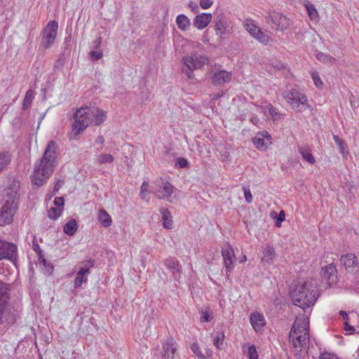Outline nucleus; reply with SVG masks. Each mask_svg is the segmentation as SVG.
Listing matches in <instances>:
<instances>
[{"label":"nucleus","mask_w":359,"mask_h":359,"mask_svg":"<svg viewBox=\"0 0 359 359\" xmlns=\"http://www.w3.org/2000/svg\"><path fill=\"white\" fill-rule=\"evenodd\" d=\"M57 146L55 142L51 140L48 142L40 162L36 163L34 173L31 176L32 182L37 186H41L46 179L53 173L57 162Z\"/></svg>","instance_id":"f257e3e1"},{"label":"nucleus","mask_w":359,"mask_h":359,"mask_svg":"<svg viewBox=\"0 0 359 359\" xmlns=\"http://www.w3.org/2000/svg\"><path fill=\"white\" fill-rule=\"evenodd\" d=\"M290 294L293 304L304 310L313 306L318 297L316 287L303 278L291 287Z\"/></svg>","instance_id":"f03ea898"},{"label":"nucleus","mask_w":359,"mask_h":359,"mask_svg":"<svg viewBox=\"0 0 359 359\" xmlns=\"http://www.w3.org/2000/svg\"><path fill=\"white\" fill-rule=\"evenodd\" d=\"M0 283V325L4 322L12 325L16 323L19 316L15 308L9 304L10 285L2 281Z\"/></svg>","instance_id":"7ed1b4c3"},{"label":"nucleus","mask_w":359,"mask_h":359,"mask_svg":"<svg viewBox=\"0 0 359 359\" xmlns=\"http://www.w3.org/2000/svg\"><path fill=\"white\" fill-rule=\"evenodd\" d=\"M289 338L294 351H302L309 341V322L303 320L300 325L295 322L290 330Z\"/></svg>","instance_id":"20e7f679"},{"label":"nucleus","mask_w":359,"mask_h":359,"mask_svg":"<svg viewBox=\"0 0 359 359\" xmlns=\"http://www.w3.org/2000/svg\"><path fill=\"white\" fill-rule=\"evenodd\" d=\"M91 109L86 107H81L74 114V122L72 123V136L70 139H76L81 132H83L88 126V123L86 119L90 117Z\"/></svg>","instance_id":"39448f33"},{"label":"nucleus","mask_w":359,"mask_h":359,"mask_svg":"<svg viewBox=\"0 0 359 359\" xmlns=\"http://www.w3.org/2000/svg\"><path fill=\"white\" fill-rule=\"evenodd\" d=\"M207 60L208 59L205 57H201L199 60L196 56L194 57L192 56H184L182 60L184 65L182 72L189 79H192L194 77V69L201 68Z\"/></svg>","instance_id":"423d86ee"},{"label":"nucleus","mask_w":359,"mask_h":359,"mask_svg":"<svg viewBox=\"0 0 359 359\" xmlns=\"http://www.w3.org/2000/svg\"><path fill=\"white\" fill-rule=\"evenodd\" d=\"M58 28L57 22L55 20H50L43 29L41 46L45 48H48L52 46L55 41L57 30Z\"/></svg>","instance_id":"0eeeda50"},{"label":"nucleus","mask_w":359,"mask_h":359,"mask_svg":"<svg viewBox=\"0 0 359 359\" xmlns=\"http://www.w3.org/2000/svg\"><path fill=\"white\" fill-rule=\"evenodd\" d=\"M19 182H13L7 189L4 190V198L1 203L9 205L15 208H18L19 194Z\"/></svg>","instance_id":"6e6552de"},{"label":"nucleus","mask_w":359,"mask_h":359,"mask_svg":"<svg viewBox=\"0 0 359 359\" xmlns=\"http://www.w3.org/2000/svg\"><path fill=\"white\" fill-rule=\"evenodd\" d=\"M17 250L15 244L0 239V261L8 259L15 263L17 260Z\"/></svg>","instance_id":"1a4fd4ad"},{"label":"nucleus","mask_w":359,"mask_h":359,"mask_svg":"<svg viewBox=\"0 0 359 359\" xmlns=\"http://www.w3.org/2000/svg\"><path fill=\"white\" fill-rule=\"evenodd\" d=\"M18 208L11 206L8 203H0V226L11 224L13 220V216Z\"/></svg>","instance_id":"9d476101"},{"label":"nucleus","mask_w":359,"mask_h":359,"mask_svg":"<svg viewBox=\"0 0 359 359\" xmlns=\"http://www.w3.org/2000/svg\"><path fill=\"white\" fill-rule=\"evenodd\" d=\"M340 262L344 266L346 270L351 273L357 272L359 270L357 257L354 254L349 253L342 255Z\"/></svg>","instance_id":"9b49d317"},{"label":"nucleus","mask_w":359,"mask_h":359,"mask_svg":"<svg viewBox=\"0 0 359 359\" xmlns=\"http://www.w3.org/2000/svg\"><path fill=\"white\" fill-rule=\"evenodd\" d=\"M162 359H175L177 344L174 339L168 338L162 344Z\"/></svg>","instance_id":"f8f14e48"},{"label":"nucleus","mask_w":359,"mask_h":359,"mask_svg":"<svg viewBox=\"0 0 359 359\" xmlns=\"http://www.w3.org/2000/svg\"><path fill=\"white\" fill-rule=\"evenodd\" d=\"M156 193L161 199L168 198L172 194V186L167 181L161 179L156 182Z\"/></svg>","instance_id":"ddd939ff"},{"label":"nucleus","mask_w":359,"mask_h":359,"mask_svg":"<svg viewBox=\"0 0 359 359\" xmlns=\"http://www.w3.org/2000/svg\"><path fill=\"white\" fill-rule=\"evenodd\" d=\"M222 255L227 271H231L233 268V259H235L234 251L232 247L227 245L222 248Z\"/></svg>","instance_id":"4468645a"},{"label":"nucleus","mask_w":359,"mask_h":359,"mask_svg":"<svg viewBox=\"0 0 359 359\" xmlns=\"http://www.w3.org/2000/svg\"><path fill=\"white\" fill-rule=\"evenodd\" d=\"M245 27L248 32L260 43L263 44L268 43L269 36L254 24H246Z\"/></svg>","instance_id":"2eb2a0df"},{"label":"nucleus","mask_w":359,"mask_h":359,"mask_svg":"<svg viewBox=\"0 0 359 359\" xmlns=\"http://www.w3.org/2000/svg\"><path fill=\"white\" fill-rule=\"evenodd\" d=\"M271 135L267 131L259 133L253 138V144L257 149L265 150L268 144H271Z\"/></svg>","instance_id":"dca6fc26"},{"label":"nucleus","mask_w":359,"mask_h":359,"mask_svg":"<svg viewBox=\"0 0 359 359\" xmlns=\"http://www.w3.org/2000/svg\"><path fill=\"white\" fill-rule=\"evenodd\" d=\"M232 74L226 70H219L213 74L211 77L212 83L215 86L228 83L231 80Z\"/></svg>","instance_id":"f3484780"},{"label":"nucleus","mask_w":359,"mask_h":359,"mask_svg":"<svg viewBox=\"0 0 359 359\" xmlns=\"http://www.w3.org/2000/svg\"><path fill=\"white\" fill-rule=\"evenodd\" d=\"M212 20V14L203 13L197 15L193 21L194 26L198 29L206 27Z\"/></svg>","instance_id":"a211bd4d"},{"label":"nucleus","mask_w":359,"mask_h":359,"mask_svg":"<svg viewBox=\"0 0 359 359\" xmlns=\"http://www.w3.org/2000/svg\"><path fill=\"white\" fill-rule=\"evenodd\" d=\"M321 276L323 278L327 280L329 284L334 283L337 278V269L332 264L325 266L321 270Z\"/></svg>","instance_id":"6ab92c4d"},{"label":"nucleus","mask_w":359,"mask_h":359,"mask_svg":"<svg viewBox=\"0 0 359 359\" xmlns=\"http://www.w3.org/2000/svg\"><path fill=\"white\" fill-rule=\"evenodd\" d=\"M250 321L252 326L257 332L260 330L266 325L264 316L259 313H252L250 316Z\"/></svg>","instance_id":"aec40b11"},{"label":"nucleus","mask_w":359,"mask_h":359,"mask_svg":"<svg viewBox=\"0 0 359 359\" xmlns=\"http://www.w3.org/2000/svg\"><path fill=\"white\" fill-rule=\"evenodd\" d=\"M301 95L299 91L292 89L285 95V98L293 108L298 107L302 102Z\"/></svg>","instance_id":"412c9836"},{"label":"nucleus","mask_w":359,"mask_h":359,"mask_svg":"<svg viewBox=\"0 0 359 359\" xmlns=\"http://www.w3.org/2000/svg\"><path fill=\"white\" fill-rule=\"evenodd\" d=\"M215 30L217 35L222 36L226 33V21L222 15H219L215 18Z\"/></svg>","instance_id":"4be33fe9"},{"label":"nucleus","mask_w":359,"mask_h":359,"mask_svg":"<svg viewBox=\"0 0 359 359\" xmlns=\"http://www.w3.org/2000/svg\"><path fill=\"white\" fill-rule=\"evenodd\" d=\"M160 212L162 217V225L166 229H171L172 228V219L170 212L167 208L160 209Z\"/></svg>","instance_id":"5701e85b"},{"label":"nucleus","mask_w":359,"mask_h":359,"mask_svg":"<svg viewBox=\"0 0 359 359\" xmlns=\"http://www.w3.org/2000/svg\"><path fill=\"white\" fill-rule=\"evenodd\" d=\"M12 154L10 151H4L0 152V172H3L11 164Z\"/></svg>","instance_id":"b1692460"},{"label":"nucleus","mask_w":359,"mask_h":359,"mask_svg":"<svg viewBox=\"0 0 359 359\" xmlns=\"http://www.w3.org/2000/svg\"><path fill=\"white\" fill-rule=\"evenodd\" d=\"M90 116H93L95 118V123L96 126H99L107 118L106 112L98 108L91 109Z\"/></svg>","instance_id":"393cba45"},{"label":"nucleus","mask_w":359,"mask_h":359,"mask_svg":"<svg viewBox=\"0 0 359 359\" xmlns=\"http://www.w3.org/2000/svg\"><path fill=\"white\" fill-rule=\"evenodd\" d=\"M78 229V224L74 219L69 220L63 226V231L65 234L72 236Z\"/></svg>","instance_id":"a878e982"},{"label":"nucleus","mask_w":359,"mask_h":359,"mask_svg":"<svg viewBox=\"0 0 359 359\" xmlns=\"http://www.w3.org/2000/svg\"><path fill=\"white\" fill-rule=\"evenodd\" d=\"M97 219L105 228L109 227L111 225L112 220L111 216L104 209H101L100 210Z\"/></svg>","instance_id":"bb28decb"},{"label":"nucleus","mask_w":359,"mask_h":359,"mask_svg":"<svg viewBox=\"0 0 359 359\" xmlns=\"http://www.w3.org/2000/svg\"><path fill=\"white\" fill-rule=\"evenodd\" d=\"M165 266L172 273H180V267L178 261L175 257L166 259L164 262Z\"/></svg>","instance_id":"cd10ccee"},{"label":"nucleus","mask_w":359,"mask_h":359,"mask_svg":"<svg viewBox=\"0 0 359 359\" xmlns=\"http://www.w3.org/2000/svg\"><path fill=\"white\" fill-rule=\"evenodd\" d=\"M176 23L180 29L187 30L190 27L189 19L184 14L179 15L176 19Z\"/></svg>","instance_id":"c85d7f7f"},{"label":"nucleus","mask_w":359,"mask_h":359,"mask_svg":"<svg viewBox=\"0 0 359 359\" xmlns=\"http://www.w3.org/2000/svg\"><path fill=\"white\" fill-rule=\"evenodd\" d=\"M263 259L267 263H271L276 257V252L273 246L267 245L263 251Z\"/></svg>","instance_id":"c756f323"},{"label":"nucleus","mask_w":359,"mask_h":359,"mask_svg":"<svg viewBox=\"0 0 359 359\" xmlns=\"http://www.w3.org/2000/svg\"><path fill=\"white\" fill-rule=\"evenodd\" d=\"M272 25L275 26L276 29L284 30L288 27L289 23L285 16L278 13L276 22H273Z\"/></svg>","instance_id":"7c9ffc66"},{"label":"nucleus","mask_w":359,"mask_h":359,"mask_svg":"<svg viewBox=\"0 0 359 359\" xmlns=\"http://www.w3.org/2000/svg\"><path fill=\"white\" fill-rule=\"evenodd\" d=\"M304 6L306 8L307 13L310 18L311 20H316L318 15V11L315 7V6L310 2H309L307 0H305Z\"/></svg>","instance_id":"2f4dec72"},{"label":"nucleus","mask_w":359,"mask_h":359,"mask_svg":"<svg viewBox=\"0 0 359 359\" xmlns=\"http://www.w3.org/2000/svg\"><path fill=\"white\" fill-rule=\"evenodd\" d=\"M299 153L302 155V157L309 162L311 164H314L316 162L314 156L311 154L310 150L306 149V148L300 147Z\"/></svg>","instance_id":"473e14b6"},{"label":"nucleus","mask_w":359,"mask_h":359,"mask_svg":"<svg viewBox=\"0 0 359 359\" xmlns=\"http://www.w3.org/2000/svg\"><path fill=\"white\" fill-rule=\"evenodd\" d=\"M34 99V92L32 90H28L24 97L22 102V109L27 110L31 105Z\"/></svg>","instance_id":"72a5a7b5"},{"label":"nucleus","mask_w":359,"mask_h":359,"mask_svg":"<svg viewBox=\"0 0 359 359\" xmlns=\"http://www.w3.org/2000/svg\"><path fill=\"white\" fill-rule=\"evenodd\" d=\"M94 262L95 261L92 259L86 261L84 266L81 268L80 270L77 272V275L86 276L87 274L90 273V269L93 266Z\"/></svg>","instance_id":"f704fd0d"},{"label":"nucleus","mask_w":359,"mask_h":359,"mask_svg":"<svg viewBox=\"0 0 359 359\" xmlns=\"http://www.w3.org/2000/svg\"><path fill=\"white\" fill-rule=\"evenodd\" d=\"M224 339V334L223 332H217L213 339V344L218 349H223V340Z\"/></svg>","instance_id":"c9c22d12"},{"label":"nucleus","mask_w":359,"mask_h":359,"mask_svg":"<svg viewBox=\"0 0 359 359\" xmlns=\"http://www.w3.org/2000/svg\"><path fill=\"white\" fill-rule=\"evenodd\" d=\"M39 263L42 264L43 265V266L45 267V269H46L45 273L48 276L52 275V273L53 272V269H54L52 263L48 262L45 259L44 256H43L41 258H39Z\"/></svg>","instance_id":"e433bc0d"},{"label":"nucleus","mask_w":359,"mask_h":359,"mask_svg":"<svg viewBox=\"0 0 359 359\" xmlns=\"http://www.w3.org/2000/svg\"><path fill=\"white\" fill-rule=\"evenodd\" d=\"M62 210L56 207H51L48 210V217L53 220L57 219L61 215Z\"/></svg>","instance_id":"4c0bfd02"},{"label":"nucleus","mask_w":359,"mask_h":359,"mask_svg":"<svg viewBox=\"0 0 359 359\" xmlns=\"http://www.w3.org/2000/svg\"><path fill=\"white\" fill-rule=\"evenodd\" d=\"M114 158L113 157L112 155H111L109 154H104L99 156V157H98V162L100 164L107 163H112L114 161Z\"/></svg>","instance_id":"58836bf2"},{"label":"nucleus","mask_w":359,"mask_h":359,"mask_svg":"<svg viewBox=\"0 0 359 359\" xmlns=\"http://www.w3.org/2000/svg\"><path fill=\"white\" fill-rule=\"evenodd\" d=\"M191 349L193 353L198 357V359H205V355L202 353L200 347L197 343H194L191 346Z\"/></svg>","instance_id":"ea45409f"},{"label":"nucleus","mask_w":359,"mask_h":359,"mask_svg":"<svg viewBox=\"0 0 359 359\" xmlns=\"http://www.w3.org/2000/svg\"><path fill=\"white\" fill-rule=\"evenodd\" d=\"M189 163L187 159L184 157H180L176 160L175 166L179 168H184L189 166Z\"/></svg>","instance_id":"a19ab883"},{"label":"nucleus","mask_w":359,"mask_h":359,"mask_svg":"<svg viewBox=\"0 0 359 359\" xmlns=\"http://www.w3.org/2000/svg\"><path fill=\"white\" fill-rule=\"evenodd\" d=\"M88 278L84 276H79L76 274V276L74 279V287L79 288L81 286L83 283L87 281Z\"/></svg>","instance_id":"79ce46f5"},{"label":"nucleus","mask_w":359,"mask_h":359,"mask_svg":"<svg viewBox=\"0 0 359 359\" xmlns=\"http://www.w3.org/2000/svg\"><path fill=\"white\" fill-rule=\"evenodd\" d=\"M333 139H334L336 144L337 145L338 148L341 151V153L344 154V149H345L344 141L342 139H341L338 135H334Z\"/></svg>","instance_id":"37998d69"},{"label":"nucleus","mask_w":359,"mask_h":359,"mask_svg":"<svg viewBox=\"0 0 359 359\" xmlns=\"http://www.w3.org/2000/svg\"><path fill=\"white\" fill-rule=\"evenodd\" d=\"M316 58L320 61V62H329V61H331L332 60H334L333 57H332L331 56H330L329 55H327L323 52H318L317 54H316Z\"/></svg>","instance_id":"c03bdc74"},{"label":"nucleus","mask_w":359,"mask_h":359,"mask_svg":"<svg viewBox=\"0 0 359 359\" xmlns=\"http://www.w3.org/2000/svg\"><path fill=\"white\" fill-rule=\"evenodd\" d=\"M243 190L244 191V197H245V201L248 203H252V195L251 194L249 187H243Z\"/></svg>","instance_id":"a18cd8bd"},{"label":"nucleus","mask_w":359,"mask_h":359,"mask_svg":"<svg viewBox=\"0 0 359 359\" xmlns=\"http://www.w3.org/2000/svg\"><path fill=\"white\" fill-rule=\"evenodd\" d=\"M311 77H312L313 83L316 87L320 88V86H323V82H322L318 72H312Z\"/></svg>","instance_id":"49530a36"},{"label":"nucleus","mask_w":359,"mask_h":359,"mask_svg":"<svg viewBox=\"0 0 359 359\" xmlns=\"http://www.w3.org/2000/svg\"><path fill=\"white\" fill-rule=\"evenodd\" d=\"M148 187H149V183L145 181L143 182V183L142 184V186H141L140 193V195L142 199H143V200L147 198L146 192L148 191Z\"/></svg>","instance_id":"de8ad7c7"},{"label":"nucleus","mask_w":359,"mask_h":359,"mask_svg":"<svg viewBox=\"0 0 359 359\" xmlns=\"http://www.w3.org/2000/svg\"><path fill=\"white\" fill-rule=\"evenodd\" d=\"M32 243H33V250L37 254L38 259L41 258L43 256V255L42 253V250H41L39 245L38 244L35 237L34 238Z\"/></svg>","instance_id":"09e8293b"},{"label":"nucleus","mask_w":359,"mask_h":359,"mask_svg":"<svg viewBox=\"0 0 359 359\" xmlns=\"http://www.w3.org/2000/svg\"><path fill=\"white\" fill-rule=\"evenodd\" d=\"M278 18V13H273L264 17L266 22L269 25H272L273 22H276Z\"/></svg>","instance_id":"8fccbe9b"},{"label":"nucleus","mask_w":359,"mask_h":359,"mask_svg":"<svg viewBox=\"0 0 359 359\" xmlns=\"http://www.w3.org/2000/svg\"><path fill=\"white\" fill-rule=\"evenodd\" d=\"M248 357L250 359L258 358V354L254 346H251L248 348Z\"/></svg>","instance_id":"3c124183"},{"label":"nucleus","mask_w":359,"mask_h":359,"mask_svg":"<svg viewBox=\"0 0 359 359\" xmlns=\"http://www.w3.org/2000/svg\"><path fill=\"white\" fill-rule=\"evenodd\" d=\"M319 359H339L338 356L334 353L325 352L320 355Z\"/></svg>","instance_id":"603ef678"},{"label":"nucleus","mask_w":359,"mask_h":359,"mask_svg":"<svg viewBox=\"0 0 359 359\" xmlns=\"http://www.w3.org/2000/svg\"><path fill=\"white\" fill-rule=\"evenodd\" d=\"M90 55L92 60H97L102 57L103 54L101 51L93 50L90 51Z\"/></svg>","instance_id":"864d4df0"},{"label":"nucleus","mask_w":359,"mask_h":359,"mask_svg":"<svg viewBox=\"0 0 359 359\" xmlns=\"http://www.w3.org/2000/svg\"><path fill=\"white\" fill-rule=\"evenodd\" d=\"M212 5L211 0H200V6L203 9H207Z\"/></svg>","instance_id":"5fc2aeb1"},{"label":"nucleus","mask_w":359,"mask_h":359,"mask_svg":"<svg viewBox=\"0 0 359 359\" xmlns=\"http://www.w3.org/2000/svg\"><path fill=\"white\" fill-rule=\"evenodd\" d=\"M285 220V213L283 210H281L280 213L278 214L276 220L275 222L276 225L277 226H279L280 223L283 222Z\"/></svg>","instance_id":"6e6d98bb"},{"label":"nucleus","mask_w":359,"mask_h":359,"mask_svg":"<svg viewBox=\"0 0 359 359\" xmlns=\"http://www.w3.org/2000/svg\"><path fill=\"white\" fill-rule=\"evenodd\" d=\"M53 203H54V205L56 206V208H58L61 206H63L65 200H64L63 197H56L54 199Z\"/></svg>","instance_id":"4d7b16f0"},{"label":"nucleus","mask_w":359,"mask_h":359,"mask_svg":"<svg viewBox=\"0 0 359 359\" xmlns=\"http://www.w3.org/2000/svg\"><path fill=\"white\" fill-rule=\"evenodd\" d=\"M65 58L63 57H60L54 65L55 69H59L64 65Z\"/></svg>","instance_id":"13d9d810"},{"label":"nucleus","mask_w":359,"mask_h":359,"mask_svg":"<svg viewBox=\"0 0 359 359\" xmlns=\"http://www.w3.org/2000/svg\"><path fill=\"white\" fill-rule=\"evenodd\" d=\"M210 320V316L208 311H203L202 316H201V322H209Z\"/></svg>","instance_id":"bf43d9fd"},{"label":"nucleus","mask_w":359,"mask_h":359,"mask_svg":"<svg viewBox=\"0 0 359 359\" xmlns=\"http://www.w3.org/2000/svg\"><path fill=\"white\" fill-rule=\"evenodd\" d=\"M64 184V181L63 180H58L55 184V186H54V190H53V192H57L59 191V189L62 187V186Z\"/></svg>","instance_id":"052dcab7"},{"label":"nucleus","mask_w":359,"mask_h":359,"mask_svg":"<svg viewBox=\"0 0 359 359\" xmlns=\"http://www.w3.org/2000/svg\"><path fill=\"white\" fill-rule=\"evenodd\" d=\"M189 6L193 12L197 13L198 11L199 8H198V6L196 3L190 2L189 4Z\"/></svg>","instance_id":"680f3d73"},{"label":"nucleus","mask_w":359,"mask_h":359,"mask_svg":"<svg viewBox=\"0 0 359 359\" xmlns=\"http://www.w3.org/2000/svg\"><path fill=\"white\" fill-rule=\"evenodd\" d=\"M344 329L346 331L353 332L355 331V327L352 325H350L347 321L344 323Z\"/></svg>","instance_id":"e2e57ef3"},{"label":"nucleus","mask_w":359,"mask_h":359,"mask_svg":"<svg viewBox=\"0 0 359 359\" xmlns=\"http://www.w3.org/2000/svg\"><path fill=\"white\" fill-rule=\"evenodd\" d=\"M302 102H300V104L302 105H305L307 107H309L310 105L309 104L308 100L305 97L304 95H301Z\"/></svg>","instance_id":"0e129e2a"},{"label":"nucleus","mask_w":359,"mask_h":359,"mask_svg":"<svg viewBox=\"0 0 359 359\" xmlns=\"http://www.w3.org/2000/svg\"><path fill=\"white\" fill-rule=\"evenodd\" d=\"M93 43H94L95 48H100V44H101V37H99L98 39H97Z\"/></svg>","instance_id":"69168bd1"},{"label":"nucleus","mask_w":359,"mask_h":359,"mask_svg":"<svg viewBox=\"0 0 359 359\" xmlns=\"http://www.w3.org/2000/svg\"><path fill=\"white\" fill-rule=\"evenodd\" d=\"M339 314L342 316L343 319L345 320V321H347L348 319V316L347 314V313L344 311H340L339 312Z\"/></svg>","instance_id":"338daca9"},{"label":"nucleus","mask_w":359,"mask_h":359,"mask_svg":"<svg viewBox=\"0 0 359 359\" xmlns=\"http://www.w3.org/2000/svg\"><path fill=\"white\" fill-rule=\"evenodd\" d=\"M95 142H96V143L102 144L104 143V139L102 135H100V136L97 137V138L96 139Z\"/></svg>","instance_id":"774afa93"}]
</instances>
